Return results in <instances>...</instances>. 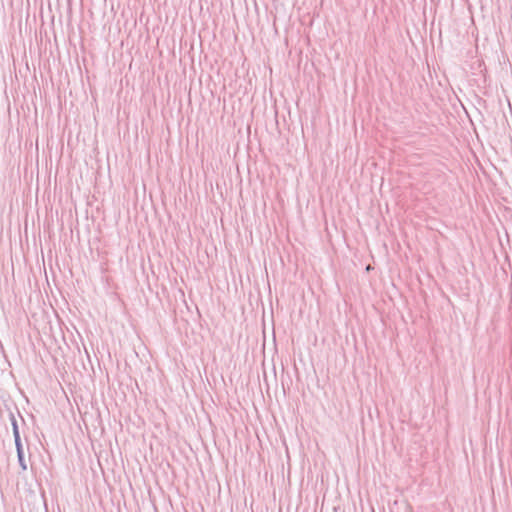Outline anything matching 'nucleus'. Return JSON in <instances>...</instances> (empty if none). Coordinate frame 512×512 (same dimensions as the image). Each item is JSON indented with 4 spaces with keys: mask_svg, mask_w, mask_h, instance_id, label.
<instances>
[{
    "mask_svg": "<svg viewBox=\"0 0 512 512\" xmlns=\"http://www.w3.org/2000/svg\"><path fill=\"white\" fill-rule=\"evenodd\" d=\"M367 271L371 270V266L368 265L367 268H366Z\"/></svg>",
    "mask_w": 512,
    "mask_h": 512,
    "instance_id": "f257e3e1",
    "label": "nucleus"
}]
</instances>
